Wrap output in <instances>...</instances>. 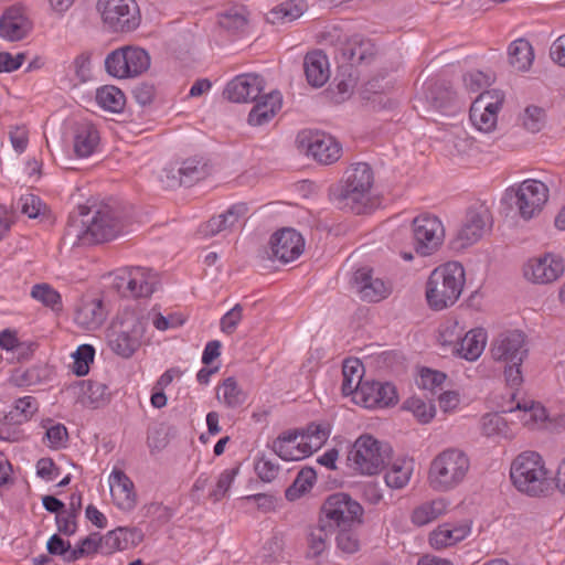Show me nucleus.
Wrapping results in <instances>:
<instances>
[{"mask_svg":"<svg viewBox=\"0 0 565 565\" xmlns=\"http://www.w3.org/2000/svg\"><path fill=\"white\" fill-rule=\"evenodd\" d=\"M374 182L372 168L366 162L350 166L338 185L329 189V198L339 209L363 214L370 204Z\"/></svg>","mask_w":565,"mask_h":565,"instance_id":"f257e3e1","label":"nucleus"},{"mask_svg":"<svg viewBox=\"0 0 565 565\" xmlns=\"http://www.w3.org/2000/svg\"><path fill=\"white\" fill-rule=\"evenodd\" d=\"M78 239L84 245L103 244L116 238L122 230L121 213L109 205H81Z\"/></svg>","mask_w":565,"mask_h":565,"instance_id":"f03ea898","label":"nucleus"},{"mask_svg":"<svg viewBox=\"0 0 565 565\" xmlns=\"http://www.w3.org/2000/svg\"><path fill=\"white\" fill-rule=\"evenodd\" d=\"M465 285V269L457 262L435 268L426 284V298L430 308L443 310L460 297Z\"/></svg>","mask_w":565,"mask_h":565,"instance_id":"7ed1b4c3","label":"nucleus"},{"mask_svg":"<svg viewBox=\"0 0 565 565\" xmlns=\"http://www.w3.org/2000/svg\"><path fill=\"white\" fill-rule=\"evenodd\" d=\"M490 353L494 361L505 363L508 384L512 387L521 385V365L529 353L525 334L518 330L501 332L491 342Z\"/></svg>","mask_w":565,"mask_h":565,"instance_id":"20e7f679","label":"nucleus"},{"mask_svg":"<svg viewBox=\"0 0 565 565\" xmlns=\"http://www.w3.org/2000/svg\"><path fill=\"white\" fill-rule=\"evenodd\" d=\"M510 477L514 487L530 497L545 494L551 489L542 457L535 451L520 454L512 462Z\"/></svg>","mask_w":565,"mask_h":565,"instance_id":"39448f33","label":"nucleus"},{"mask_svg":"<svg viewBox=\"0 0 565 565\" xmlns=\"http://www.w3.org/2000/svg\"><path fill=\"white\" fill-rule=\"evenodd\" d=\"M470 468L468 456L456 448L440 452L430 463L429 486L438 492L457 488L466 478Z\"/></svg>","mask_w":565,"mask_h":565,"instance_id":"423d86ee","label":"nucleus"},{"mask_svg":"<svg viewBox=\"0 0 565 565\" xmlns=\"http://www.w3.org/2000/svg\"><path fill=\"white\" fill-rule=\"evenodd\" d=\"M547 200L548 188L539 180L527 179L509 188L502 201L521 218L529 221L541 213Z\"/></svg>","mask_w":565,"mask_h":565,"instance_id":"0eeeda50","label":"nucleus"},{"mask_svg":"<svg viewBox=\"0 0 565 565\" xmlns=\"http://www.w3.org/2000/svg\"><path fill=\"white\" fill-rule=\"evenodd\" d=\"M145 324L135 311L125 310L108 329V345L117 355L128 359L140 347Z\"/></svg>","mask_w":565,"mask_h":565,"instance_id":"6e6552de","label":"nucleus"},{"mask_svg":"<svg viewBox=\"0 0 565 565\" xmlns=\"http://www.w3.org/2000/svg\"><path fill=\"white\" fill-rule=\"evenodd\" d=\"M392 449L387 444L375 439L371 435L360 436L348 455V460L354 469L363 475H376L388 462Z\"/></svg>","mask_w":565,"mask_h":565,"instance_id":"1a4fd4ad","label":"nucleus"},{"mask_svg":"<svg viewBox=\"0 0 565 565\" xmlns=\"http://www.w3.org/2000/svg\"><path fill=\"white\" fill-rule=\"evenodd\" d=\"M363 507L350 494L337 492L323 501L319 518L332 527L339 529L363 523Z\"/></svg>","mask_w":565,"mask_h":565,"instance_id":"9d476101","label":"nucleus"},{"mask_svg":"<svg viewBox=\"0 0 565 565\" xmlns=\"http://www.w3.org/2000/svg\"><path fill=\"white\" fill-rule=\"evenodd\" d=\"M96 8L104 25L113 32H131L140 24V11L135 0H98Z\"/></svg>","mask_w":565,"mask_h":565,"instance_id":"9b49d317","label":"nucleus"},{"mask_svg":"<svg viewBox=\"0 0 565 565\" xmlns=\"http://www.w3.org/2000/svg\"><path fill=\"white\" fill-rule=\"evenodd\" d=\"M492 214L483 203L467 209L461 226L452 239V247L463 249L480 241L492 228Z\"/></svg>","mask_w":565,"mask_h":565,"instance_id":"f8f14e48","label":"nucleus"},{"mask_svg":"<svg viewBox=\"0 0 565 565\" xmlns=\"http://www.w3.org/2000/svg\"><path fill=\"white\" fill-rule=\"evenodd\" d=\"M327 42L335 46L347 67L353 68L354 65L369 64L376 55L375 44L362 35L355 34L351 38L342 36L338 30L328 32L324 35Z\"/></svg>","mask_w":565,"mask_h":565,"instance_id":"ddd939ff","label":"nucleus"},{"mask_svg":"<svg viewBox=\"0 0 565 565\" xmlns=\"http://www.w3.org/2000/svg\"><path fill=\"white\" fill-rule=\"evenodd\" d=\"M105 67L108 74L118 78L138 76L150 67V56L141 47L124 46L107 55Z\"/></svg>","mask_w":565,"mask_h":565,"instance_id":"4468645a","label":"nucleus"},{"mask_svg":"<svg viewBox=\"0 0 565 565\" xmlns=\"http://www.w3.org/2000/svg\"><path fill=\"white\" fill-rule=\"evenodd\" d=\"M295 143L299 150H307L318 163L329 166L342 156V145L331 135L323 132L301 131Z\"/></svg>","mask_w":565,"mask_h":565,"instance_id":"2eb2a0df","label":"nucleus"},{"mask_svg":"<svg viewBox=\"0 0 565 565\" xmlns=\"http://www.w3.org/2000/svg\"><path fill=\"white\" fill-rule=\"evenodd\" d=\"M504 94L501 90H486L473 100L469 118L473 127L484 134L493 131L497 127L498 111L501 109Z\"/></svg>","mask_w":565,"mask_h":565,"instance_id":"dca6fc26","label":"nucleus"},{"mask_svg":"<svg viewBox=\"0 0 565 565\" xmlns=\"http://www.w3.org/2000/svg\"><path fill=\"white\" fill-rule=\"evenodd\" d=\"M415 249L422 256L435 253L443 244L445 230L440 220L433 215H420L413 221Z\"/></svg>","mask_w":565,"mask_h":565,"instance_id":"f3484780","label":"nucleus"},{"mask_svg":"<svg viewBox=\"0 0 565 565\" xmlns=\"http://www.w3.org/2000/svg\"><path fill=\"white\" fill-rule=\"evenodd\" d=\"M209 174L207 161L201 156H193L182 161L180 168L163 169L159 175L167 186L189 185Z\"/></svg>","mask_w":565,"mask_h":565,"instance_id":"a211bd4d","label":"nucleus"},{"mask_svg":"<svg viewBox=\"0 0 565 565\" xmlns=\"http://www.w3.org/2000/svg\"><path fill=\"white\" fill-rule=\"evenodd\" d=\"M353 399L365 408H382L396 404L397 394L395 386L391 383L364 382Z\"/></svg>","mask_w":565,"mask_h":565,"instance_id":"6ab92c4d","label":"nucleus"},{"mask_svg":"<svg viewBox=\"0 0 565 565\" xmlns=\"http://www.w3.org/2000/svg\"><path fill=\"white\" fill-rule=\"evenodd\" d=\"M264 89V79L256 74H241L230 81L223 96L232 103H250L257 99Z\"/></svg>","mask_w":565,"mask_h":565,"instance_id":"aec40b11","label":"nucleus"},{"mask_svg":"<svg viewBox=\"0 0 565 565\" xmlns=\"http://www.w3.org/2000/svg\"><path fill=\"white\" fill-rule=\"evenodd\" d=\"M563 259L551 254L530 262L524 267V275L536 284H550L555 281L564 273Z\"/></svg>","mask_w":565,"mask_h":565,"instance_id":"412c9836","label":"nucleus"},{"mask_svg":"<svg viewBox=\"0 0 565 565\" xmlns=\"http://www.w3.org/2000/svg\"><path fill=\"white\" fill-rule=\"evenodd\" d=\"M353 286L362 300L379 302L391 294L386 284L373 276V269L367 267L359 268L353 275Z\"/></svg>","mask_w":565,"mask_h":565,"instance_id":"4be33fe9","label":"nucleus"},{"mask_svg":"<svg viewBox=\"0 0 565 565\" xmlns=\"http://www.w3.org/2000/svg\"><path fill=\"white\" fill-rule=\"evenodd\" d=\"M109 489L114 503L124 511H130L137 503V494L130 478L119 469H114L109 477Z\"/></svg>","mask_w":565,"mask_h":565,"instance_id":"5701e85b","label":"nucleus"},{"mask_svg":"<svg viewBox=\"0 0 565 565\" xmlns=\"http://www.w3.org/2000/svg\"><path fill=\"white\" fill-rule=\"evenodd\" d=\"M32 24L20 7L9 8L0 19V36L14 42L26 36Z\"/></svg>","mask_w":565,"mask_h":565,"instance_id":"b1692460","label":"nucleus"},{"mask_svg":"<svg viewBox=\"0 0 565 565\" xmlns=\"http://www.w3.org/2000/svg\"><path fill=\"white\" fill-rule=\"evenodd\" d=\"M107 317V310L99 298H86L81 301L75 312V321L87 330L99 328Z\"/></svg>","mask_w":565,"mask_h":565,"instance_id":"393cba45","label":"nucleus"},{"mask_svg":"<svg viewBox=\"0 0 565 565\" xmlns=\"http://www.w3.org/2000/svg\"><path fill=\"white\" fill-rule=\"evenodd\" d=\"M470 533L467 522L445 523L429 534V543L434 548H445L462 541Z\"/></svg>","mask_w":565,"mask_h":565,"instance_id":"a878e982","label":"nucleus"},{"mask_svg":"<svg viewBox=\"0 0 565 565\" xmlns=\"http://www.w3.org/2000/svg\"><path fill=\"white\" fill-rule=\"evenodd\" d=\"M128 273L130 297H149L153 294L158 279L152 269L142 266H129Z\"/></svg>","mask_w":565,"mask_h":565,"instance_id":"bb28decb","label":"nucleus"},{"mask_svg":"<svg viewBox=\"0 0 565 565\" xmlns=\"http://www.w3.org/2000/svg\"><path fill=\"white\" fill-rule=\"evenodd\" d=\"M282 458V437L279 435L273 444V449L264 454L255 463V471L264 482H270L280 472L279 459Z\"/></svg>","mask_w":565,"mask_h":565,"instance_id":"cd10ccee","label":"nucleus"},{"mask_svg":"<svg viewBox=\"0 0 565 565\" xmlns=\"http://www.w3.org/2000/svg\"><path fill=\"white\" fill-rule=\"evenodd\" d=\"M303 68L308 83L313 87L323 86L330 77L328 58L321 51L308 53Z\"/></svg>","mask_w":565,"mask_h":565,"instance_id":"c85d7f7f","label":"nucleus"},{"mask_svg":"<svg viewBox=\"0 0 565 565\" xmlns=\"http://www.w3.org/2000/svg\"><path fill=\"white\" fill-rule=\"evenodd\" d=\"M99 142V134L90 122H79L74 128V152L77 157L90 156Z\"/></svg>","mask_w":565,"mask_h":565,"instance_id":"c756f323","label":"nucleus"},{"mask_svg":"<svg viewBox=\"0 0 565 565\" xmlns=\"http://www.w3.org/2000/svg\"><path fill=\"white\" fill-rule=\"evenodd\" d=\"M281 98L278 93H271L264 96L252 108L248 115V124L252 126H262L268 122L281 108Z\"/></svg>","mask_w":565,"mask_h":565,"instance_id":"7c9ffc66","label":"nucleus"},{"mask_svg":"<svg viewBox=\"0 0 565 565\" xmlns=\"http://www.w3.org/2000/svg\"><path fill=\"white\" fill-rule=\"evenodd\" d=\"M487 333L482 329H473L467 332L459 341L454 355L468 361H476L484 350Z\"/></svg>","mask_w":565,"mask_h":565,"instance_id":"2f4dec72","label":"nucleus"},{"mask_svg":"<svg viewBox=\"0 0 565 565\" xmlns=\"http://www.w3.org/2000/svg\"><path fill=\"white\" fill-rule=\"evenodd\" d=\"M479 428L482 436L487 438H512V431L509 423L499 413L484 414L479 422Z\"/></svg>","mask_w":565,"mask_h":565,"instance_id":"473e14b6","label":"nucleus"},{"mask_svg":"<svg viewBox=\"0 0 565 565\" xmlns=\"http://www.w3.org/2000/svg\"><path fill=\"white\" fill-rule=\"evenodd\" d=\"M448 502L445 499H435L415 508L412 512V522L417 526L426 525L446 513Z\"/></svg>","mask_w":565,"mask_h":565,"instance_id":"72a5a7b5","label":"nucleus"},{"mask_svg":"<svg viewBox=\"0 0 565 565\" xmlns=\"http://www.w3.org/2000/svg\"><path fill=\"white\" fill-rule=\"evenodd\" d=\"M216 398L226 407L236 408L246 402L247 394L234 377H227L217 386Z\"/></svg>","mask_w":565,"mask_h":565,"instance_id":"f704fd0d","label":"nucleus"},{"mask_svg":"<svg viewBox=\"0 0 565 565\" xmlns=\"http://www.w3.org/2000/svg\"><path fill=\"white\" fill-rule=\"evenodd\" d=\"M509 63L518 71H527L534 60L533 47L525 39H518L509 46Z\"/></svg>","mask_w":565,"mask_h":565,"instance_id":"c9c22d12","label":"nucleus"},{"mask_svg":"<svg viewBox=\"0 0 565 565\" xmlns=\"http://www.w3.org/2000/svg\"><path fill=\"white\" fill-rule=\"evenodd\" d=\"M246 210L244 205L232 206L225 213L212 217L204 226V234L206 236H214L233 227Z\"/></svg>","mask_w":565,"mask_h":565,"instance_id":"e433bc0d","label":"nucleus"},{"mask_svg":"<svg viewBox=\"0 0 565 565\" xmlns=\"http://www.w3.org/2000/svg\"><path fill=\"white\" fill-rule=\"evenodd\" d=\"M342 393L344 395H351L353 394V397L355 396V393L358 390H360V386L364 383L362 382V375H363V365L358 359H348L344 361L342 366Z\"/></svg>","mask_w":565,"mask_h":565,"instance_id":"4c0bfd02","label":"nucleus"},{"mask_svg":"<svg viewBox=\"0 0 565 565\" xmlns=\"http://www.w3.org/2000/svg\"><path fill=\"white\" fill-rule=\"evenodd\" d=\"M298 440V429L285 434V461L301 460L319 449V441L316 444H305Z\"/></svg>","mask_w":565,"mask_h":565,"instance_id":"58836bf2","label":"nucleus"},{"mask_svg":"<svg viewBox=\"0 0 565 565\" xmlns=\"http://www.w3.org/2000/svg\"><path fill=\"white\" fill-rule=\"evenodd\" d=\"M96 102L104 110L118 114L124 109L126 98L118 87L106 85L97 89Z\"/></svg>","mask_w":565,"mask_h":565,"instance_id":"ea45409f","label":"nucleus"},{"mask_svg":"<svg viewBox=\"0 0 565 565\" xmlns=\"http://www.w3.org/2000/svg\"><path fill=\"white\" fill-rule=\"evenodd\" d=\"M317 479L316 471L310 467L302 468L291 486L285 490V498L295 501L308 492Z\"/></svg>","mask_w":565,"mask_h":565,"instance_id":"a19ab883","label":"nucleus"},{"mask_svg":"<svg viewBox=\"0 0 565 565\" xmlns=\"http://www.w3.org/2000/svg\"><path fill=\"white\" fill-rule=\"evenodd\" d=\"M39 404L32 396H24L15 402L14 407L4 416L8 424L19 425L29 420L38 411Z\"/></svg>","mask_w":565,"mask_h":565,"instance_id":"79ce46f5","label":"nucleus"},{"mask_svg":"<svg viewBox=\"0 0 565 565\" xmlns=\"http://www.w3.org/2000/svg\"><path fill=\"white\" fill-rule=\"evenodd\" d=\"M334 540L338 551L345 555L358 553L362 546L360 535L353 525L339 527Z\"/></svg>","mask_w":565,"mask_h":565,"instance_id":"37998d69","label":"nucleus"},{"mask_svg":"<svg viewBox=\"0 0 565 565\" xmlns=\"http://www.w3.org/2000/svg\"><path fill=\"white\" fill-rule=\"evenodd\" d=\"M414 465L411 460L394 462L391 469L385 473V482L392 489H403L411 479Z\"/></svg>","mask_w":565,"mask_h":565,"instance_id":"c03bdc74","label":"nucleus"},{"mask_svg":"<svg viewBox=\"0 0 565 565\" xmlns=\"http://www.w3.org/2000/svg\"><path fill=\"white\" fill-rule=\"evenodd\" d=\"M456 93L446 83H435L425 92L426 102L436 109L447 107L454 99Z\"/></svg>","mask_w":565,"mask_h":565,"instance_id":"a18cd8bd","label":"nucleus"},{"mask_svg":"<svg viewBox=\"0 0 565 565\" xmlns=\"http://www.w3.org/2000/svg\"><path fill=\"white\" fill-rule=\"evenodd\" d=\"M248 23V12L244 7H234L218 15V24L228 31H242Z\"/></svg>","mask_w":565,"mask_h":565,"instance_id":"49530a36","label":"nucleus"},{"mask_svg":"<svg viewBox=\"0 0 565 565\" xmlns=\"http://www.w3.org/2000/svg\"><path fill=\"white\" fill-rule=\"evenodd\" d=\"M306 247L302 234L295 228L285 227V265L299 258Z\"/></svg>","mask_w":565,"mask_h":565,"instance_id":"de8ad7c7","label":"nucleus"},{"mask_svg":"<svg viewBox=\"0 0 565 565\" xmlns=\"http://www.w3.org/2000/svg\"><path fill=\"white\" fill-rule=\"evenodd\" d=\"M463 329L457 321H448L439 328L438 342L447 351L455 354Z\"/></svg>","mask_w":565,"mask_h":565,"instance_id":"09e8293b","label":"nucleus"},{"mask_svg":"<svg viewBox=\"0 0 565 565\" xmlns=\"http://www.w3.org/2000/svg\"><path fill=\"white\" fill-rule=\"evenodd\" d=\"M329 523L319 518L318 525L309 535V546L313 555H320L328 546L330 534L334 532Z\"/></svg>","mask_w":565,"mask_h":565,"instance_id":"8fccbe9b","label":"nucleus"},{"mask_svg":"<svg viewBox=\"0 0 565 565\" xmlns=\"http://www.w3.org/2000/svg\"><path fill=\"white\" fill-rule=\"evenodd\" d=\"M403 407L412 412L414 416L423 424L429 423L436 414L434 404L426 403L419 397H411L406 399Z\"/></svg>","mask_w":565,"mask_h":565,"instance_id":"3c124183","label":"nucleus"},{"mask_svg":"<svg viewBox=\"0 0 565 565\" xmlns=\"http://www.w3.org/2000/svg\"><path fill=\"white\" fill-rule=\"evenodd\" d=\"M95 356V349L90 344H82L73 353L74 363L73 372L77 376H84L89 371V364L93 363Z\"/></svg>","mask_w":565,"mask_h":565,"instance_id":"603ef678","label":"nucleus"},{"mask_svg":"<svg viewBox=\"0 0 565 565\" xmlns=\"http://www.w3.org/2000/svg\"><path fill=\"white\" fill-rule=\"evenodd\" d=\"M546 122V113L537 106H527L522 115V125L530 132L541 131Z\"/></svg>","mask_w":565,"mask_h":565,"instance_id":"864d4df0","label":"nucleus"},{"mask_svg":"<svg viewBox=\"0 0 565 565\" xmlns=\"http://www.w3.org/2000/svg\"><path fill=\"white\" fill-rule=\"evenodd\" d=\"M31 297L53 310L61 308V296L49 284H38L31 290Z\"/></svg>","mask_w":565,"mask_h":565,"instance_id":"5fc2aeb1","label":"nucleus"},{"mask_svg":"<svg viewBox=\"0 0 565 565\" xmlns=\"http://www.w3.org/2000/svg\"><path fill=\"white\" fill-rule=\"evenodd\" d=\"M100 539H103V536H100L98 533H94L82 540L79 545L73 548L72 553L68 554L67 563L75 562L83 556L93 554L97 552L98 548L102 550Z\"/></svg>","mask_w":565,"mask_h":565,"instance_id":"6e6d98bb","label":"nucleus"},{"mask_svg":"<svg viewBox=\"0 0 565 565\" xmlns=\"http://www.w3.org/2000/svg\"><path fill=\"white\" fill-rule=\"evenodd\" d=\"M100 542L102 551L105 554H111L115 551H124L128 548L122 526L109 531L106 535L103 536V539H100Z\"/></svg>","mask_w":565,"mask_h":565,"instance_id":"4d7b16f0","label":"nucleus"},{"mask_svg":"<svg viewBox=\"0 0 565 565\" xmlns=\"http://www.w3.org/2000/svg\"><path fill=\"white\" fill-rule=\"evenodd\" d=\"M328 436L329 431L326 427L316 423H311L306 429L298 430V438L300 437V441H305V444L310 445L319 441V448L327 440Z\"/></svg>","mask_w":565,"mask_h":565,"instance_id":"13d9d810","label":"nucleus"},{"mask_svg":"<svg viewBox=\"0 0 565 565\" xmlns=\"http://www.w3.org/2000/svg\"><path fill=\"white\" fill-rule=\"evenodd\" d=\"M111 288L124 297H130L128 267H122L108 274Z\"/></svg>","mask_w":565,"mask_h":565,"instance_id":"bf43d9fd","label":"nucleus"},{"mask_svg":"<svg viewBox=\"0 0 565 565\" xmlns=\"http://www.w3.org/2000/svg\"><path fill=\"white\" fill-rule=\"evenodd\" d=\"M490 83L491 77L480 71H473L463 76V85L470 93H478L488 87Z\"/></svg>","mask_w":565,"mask_h":565,"instance_id":"052dcab7","label":"nucleus"},{"mask_svg":"<svg viewBox=\"0 0 565 565\" xmlns=\"http://www.w3.org/2000/svg\"><path fill=\"white\" fill-rule=\"evenodd\" d=\"M340 70L343 76L345 74H348V76L339 79L337 84L338 94L340 95L338 102L344 100L345 97L353 92L358 81V77L353 75V68L342 65Z\"/></svg>","mask_w":565,"mask_h":565,"instance_id":"680f3d73","label":"nucleus"},{"mask_svg":"<svg viewBox=\"0 0 565 565\" xmlns=\"http://www.w3.org/2000/svg\"><path fill=\"white\" fill-rule=\"evenodd\" d=\"M243 317V307L235 305L221 319V330L226 334H232Z\"/></svg>","mask_w":565,"mask_h":565,"instance_id":"e2e57ef3","label":"nucleus"},{"mask_svg":"<svg viewBox=\"0 0 565 565\" xmlns=\"http://www.w3.org/2000/svg\"><path fill=\"white\" fill-rule=\"evenodd\" d=\"M446 381V374L430 369H424L420 373L419 385L424 390L434 391L440 387Z\"/></svg>","mask_w":565,"mask_h":565,"instance_id":"0e129e2a","label":"nucleus"},{"mask_svg":"<svg viewBox=\"0 0 565 565\" xmlns=\"http://www.w3.org/2000/svg\"><path fill=\"white\" fill-rule=\"evenodd\" d=\"M45 437L52 448L64 447L68 437L67 429L62 424H56L46 429Z\"/></svg>","mask_w":565,"mask_h":565,"instance_id":"69168bd1","label":"nucleus"},{"mask_svg":"<svg viewBox=\"0 0 565 565\" xmlns=\"http://www.w3.org/2000/svg\"><path fill=\"white\" fill-rule=\"evenodd\" d=\"M18 205L23 214L35 218L40 214L42 202L33 194H25L19 199Z\"/></svg>","mask_w":565,"mask_h":565,"instance_id":"338daca9","label":"nucleus"},{"mask_svg":"<svg viewBox=\"0 0 565 565\" xmlns=\"http://www.w3.org/2000/svg\"><path fill=\"white\" fill-rule=\"evenodd\" d=\"M47 552L52 555H60L65 562H67L68 554L72 553L71 543L64 541L57 534H53L46 543Z\"/></svg>","mask_w":565,"mask_h":565,"instance_id":"774afa93","label":"nucleus"}]
</instances>
